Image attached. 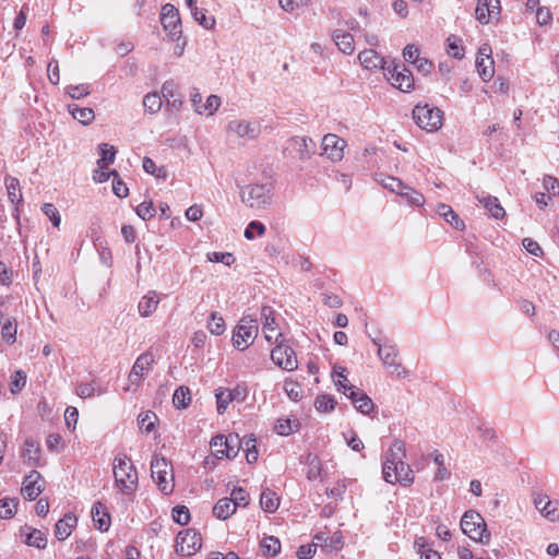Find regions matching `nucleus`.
<instances>
[{"label": "nucleus", "instance_id": "1", "mask_svg": "<svg viewBox=\"0 0 559 559\" xmlns=\"http://www.w3.org/2000/svg\"><path fill=\"white\" fill-rule=\"evenodd\" d=\"M114 476L117 487L124 495H132L138 488V472L126 454L114 461Z\"/></svg>", "mask_w": 559, "mask_h": 559}, {"label": "nucleus", "instance_id": "2", "mask_svg": "<svg viewBox=\"0 0 559 559\" xmlns=\"http://www.w3.org/2000/svg\"><path fill=\"white\" fill-rule=\"evenodd\" d=\"M461 528L465 535L477 543L487 545L490 542L486 522L477 511L468 510L463 514Z\"/></svg>", "mask_w": 559, "mask_h": 559}, {"label": "nucleus", "instance_id": "3", "mask_svg": "<svg viewBox=\"0 0 559 559\" xmlns=\"http://www.w3.org/2000/svg\"><path fill=\"white\" fill-rule=\"evenodd\" d=\"M241 201L251 209H265L272 202L269 185H247L240 190Z\"/></svg>", "mask_w": 559, "mask_h": 559}, {"label": "nucleus", "instance_id": "4", "mask_svg": "<svg viewBox=\"0 0 559 559\" xmlns=\"http://www.w3.org/2000/svg\"><path fill=\"white\" fill-rule=\"evenodd\" d=\"M152 478L165 495L174 490V474L171 464L163 456H154L151 462Z\"/></svg>", "mask_w": 559, "mask_h": 559}, {"label": "nucleus", "instance_id": "5", "mask_svg": "<svg viewBox=\"0 0 559 559\" xmlns=\"http://www.w3.org/2000/svg\"><path fill=\"white\" fill-rule=\"evenodd\" d=\"M413 118L419 128L428 132H435L442 126L443 114L437 107L416 105L413 109Z\"/></svg>", "mask_w": 559, "mask_h": 559}, {"label": "nucleus", "instance_id": "6", "mask_svg": "<svg viewBox=\"0 0 559 559\" xmlns=\"http://www.w3.org/2000/svg\"><path fill=\"white\" fill-rule=\"evenodd\" d=\"M258 335L257 319L250 316H243L235 328L233 333V344L236 348L246 349Z\"/></svg>", "mask_w": 559, "mask_h": 559}, {"label": "nucleus", "instance_id": "7", "mask_svg": "<svg viewBox=\"0 0 559 559\" xmlns=\"http://www.w3.org/2000/svg\"><path fill=\"white\" fill-rule=\"evenodd\" d=\"M261 123L257 120L235 119L227 123L226 131L243 141H253L261 134Z\"/></svg>", "mask_w": 559, "mask_h": 559}, {"label": "nucleus", "instance_id": "8", "mask_svg": "<svg viewBox=\"0 0 559 559\" xmlns=\"http://www.w3.org/2000/svg\"><path fill=\"white\" fill-rule=\"evenodd\" d=\"M160 23L171 40H179L182 34L179 11L170 3L162 8Z\"/></svg>", "mask_w": 559, "mask_h": 559}, {"label": "nucleus", "instance_id": "9", "mask_svg": "<svg viewBox=\"0 0 559 559\" xmlns=\"http://www.w3.org/2000/svg\"><path fill=\"white\" fill-rule=\"evenodd\" d=\"M337 390L342 391L352 401L354 407L361 414L368 415L373 408L372 400L360 389L354 385L343 384L341 381L336 383Z\"/></svg>", "mask_w": 559, "mask_h": 559}, {"label": "nucleus", "instance_id": "10", "mask_svg": "<svg viewBox=\"0 0 559 559\" xmlns=\"http://www.w3.org/2000/svg\"><path fill=\"white\" fill-rule=\"evenodd\" d=\"M385 71L394 87L402 92H411L414 88L413 73L403 63L391 62L386 66Z\"/></svg>", "mask_w": 559, "mask_h": 559}, {"label": "nucleus", "instance_id": "11", "mask_svg": "<svg viewBox=\"0 0 559 559\" xmlns=\"http://www.w3.org/2000/svg\"><path fill=\"white\" fill-rule=\"evenodd\" d=\"M277 345L271 352V359L280 368L293 371L297 369L298 361L294 349L284 344V340L275 342Z\"/></svg>", "mask_w": 559, "mask_h": 559}, {"label": "nucleus", "instance_id": "12", "mask_svg": "<svg viewBox=\"0 0 559 559\" xmlns=\"http://www.w3.org/2000/svg\"><path fill=\"white\" fill-rule=\"evenodd\" d=\"M201 535L193 528H188L177 535L176 551L181 556H192L201 549Z\"/></svg>", "mask_w": 559, "mask_h": 559}, {"label": "nucleus", "instance_id": "13", "mask_svg": "<svg viewBox=\"0 0 559 559\" xmlns=\"http://www.w3.org/2000/svg\"><path fill=\"white\" fill-rule=\"evenodd\" d=\"M322 155L332 162H340L344 157L345 140L336 134L328 133L322 139Z\"/></svg>", "mask_w": 559, "mask_h": 559}, {"label": "nucleus", "instance_id": "14", "mask_svg": "<svg viewBox=\"0 0 559 559\" xmlns=\"http://www.w3.org/2000/svg\"><path fill=\"white\" fill-rule=\"evenodd\" d=\"M406 456L405 444L401 440H394L384 455L382 475L390 477V471L396 469V464Z\"/></svg>", "mask_w": 559, "mask_h": 559}, {"label": "nucleus", "instance_id": "15", "mask_svg": "<svg viewBox=\"0 0 559 559\" xmlns=\"http://www.w3.org/2000/svg\"><path fill=\"white\" fill-rule=\"evenodd\" d=\"M261 317L263 319L262 332L264 334L265 340L269 343H274L282 340L283 334L281 332H277L275 311L271 307L264 306L261 309Z\"/></svg>", "mask_w": 559, "mask_h": 559}, {"label": "nucleus", "instance_id": "16", "mask_svg": "<svg viewBox=\"0 0 559 559\" xmlns=\"http://www.w3.org/2000/svg\"><path fill=\"white\" fill-rule=\"evenodd\" d=\"M45 483L37 471H32L25 476L22 486V493L28 500L36 499L44 490Z\"/></svg>", "mask_w": 559, "mask_h": 559}, {"label": "nucleus", "instance_id": "17", "mask_svg": "<svg viewBox=\"0 0 559 559\" xmlns=\"http://www.w3.org/2000/svg\"><path fill=\"white\" fill-rule=\"evenodd\" d=\"M500 14L499 0H478L475 16L481 24H488L491 19Z\"/></svg>", "mask_w": 559, "mask_h": 559}, {"label": "nucleus", "instance_id": "18", "mask_svg": "<svg viewBox=\"0 0 559 559\" xmlns=\"http://www.w3.org/2000/svg\"><path fill=\"white\" fill-rule=\"evenodd\" d=\"M395 466L396 469L390 471V477L383 476V479L389 484L399 483L402 486H411L414 483V472L412 467L403 460Z\"/></svg>", "mask_w": 559, "mask_h": 559}, {"label": "nucleus", "instance_id": "19", "mask_svg": "<svg viewBox=\"0 0 559 559\" xmlns=\"http://www.w3.org/2000/svg\"><path fill=\"white\" fill-rule=\"evenodd\" d=\"M154 362V356L150 352L141 354L129 374V379L132 383L139 382L143 376L148 371L150 366Z\"/></svg>", "mask_w": 559, "mask_h": 559}, {"label": "nucleus", "instance_id": "20", "mask_svg": "<svg viewBox=\"0 0 559 559\" xmlns=\"http://www.w3.org/2000/svg\"><path fill=\"white\" fill-rule=\"evenodd\" d=\"M162 95L166 100V106L171 107V109L178 111L182 106V97L178 93L177 84L169 80L166 81L162 86Z\"/></svg>", "mask_w": 559, "mask_h": 559}, {"label": "nucleus", "instance_id": "21", "mask_svg": "<svg viewBox=\"0 0 559 559\" xmlns=\"http://www.w3.org/2000/svg\"><path fill=\"white\" fill-rule=\"evenodd\" d=\"M78 519L72 513H67L56 523L55 535L59 540H66L76 526Z\"/></svg>", "mask_w": 559, "mask_h": 559}, {"label": "nucleus", "instance_id": "22", "mask_svg": "<svg viewBox=\"0 0 559 559\" xmlns=\"http://www.w3.org/2000/svg\"><path fill=\"white\" fill-rule=\"evenodd\" d=\"M332 39L335 45L346 55H352L355 50V40L354 36L350 33L344 32L342 29H335L332 33Z\"/></svg>", "mask_w": 559, "mask_h": 559}, {"label": "nucleus", "instance_id": "23", "mask_svg": "<svg viewBox=\"0 0 559 559\" xmlns=\"http://www.w3.org/2000/svg\"><path fill=\"white\" fill-rule=\"evenodd\" d=\"M91 513L95 526L99 531L106 532L110 525V516L109 513L107 512L106 507L102 502H96L93 504Z\"/></svg>", "mask_w": 559, "mask_h": 559}, {"label": "nucleus", "instance_id": "24", "mask_svg": "<svg viewBox=\"0 0 559 559\" xmlns=\"http://www.w3.org/2000/svg\"><path fill=\"white\" fill-rule=\"evenodd\" d=\"M358 59L361 66L369 70L378 68H382L385 70L386 68L383 58L373 49H366L364 51H360L358 55Z\"/></svg>", "mask_w": 559, "mask_h": 559}, {"label": "nucleus", "instance_id": "25", "mask_svg": "<svg viewBox=\"0 0 559 559\" xmlns=\"http://www.w3.org/2000/svg\"><path fill=\"white\" fill-rule=\"evenodd\" d=\"M313 540H316V545L330 548L332 550L341 549L344 545L341 532H335L332 536H328L325 533L321 532L314 535Z\"/></svg>", "mask_w": 559, "mask_h": 559}, {"label": "nucleus", "instance_id": "26", "mask_svg": "<svg viewBox=\"0 0 559 559\" xmlns=\"http://www.w3.org/2000/svg\"><path fill=\"white\" fill-rule=\"evenodd\" d=\"M476 199L493 218L500 219L506 215L504 209L501 206L498 198L492 195H476Z\"/></svg>", "mask_w": 559, "mask_h": 559}, {"label": "nucleus", "instance_id": "27", "mask_svg": "<svg viewBox=\"0 0 559 559\" xmlns=\"http://www.w3.org/2000/svg\"><path fill=\"white\" fill-rule=\"evenodd\" d=\"M289 144L298 151L300 159L309 158L314 153V143L310 138L295 136L289 140Z\"/></svg>", "mask_w": 559, "mask_h": 559}, {"label": "nucleus", "instance_id": "28", "mask_svg": "<svg viewBox=\"0 0 559 559\" xmlns=\"http://www.w3.org/2000/svg\"><path fill=\"white\" fill-rule=\"evenodd\" d=\"M436 212L442 216L452 227L457 230L464 229V222L457 216V214L452 210V207L444 203H439L437 205Z\"/></svg>", "mask_w": 559, "mask_h": 559}, {"label": "nucleus", "instance_id": "29", "mask_svg": "<svg viewBox=\"0 0 559 559\" xmlns=\"http://www.w3.org/2000/svg\"><path fill=\"white\" fill-rule=\"evenodd\" d=\"M378 356L385 366L393 367L395 371L401 367L397 361V349L392 345L379 347Z\"/></svg>", "mask_w": 559, "mask_h": 559}, {"label": "nucleus", "instance_id": "30", "mask_svg": "<svg viewBox=\"0 0 559 559\" xmlns=\"http://www.w3.org/2000/svg\"><path fill=\"white\" fill-rule=\"evenodd\" d=\"M236 512L233 499L222 498L213 507V514L219 520H226Z\"/></svg>", "mask_w": 559, "mask_h": 559}, {"label": "nucleus", "instance_id": "31", "mask_svg": "<svg viewBox=\"0 0 559 559\" xmlns=\"http://www.w3.org/2000/svg\"><path fill=\"white\" fill-rule=\"evenodd\" d=\"M158 299L155 292H150L142 297L138 305L139 312L142 317H150L158 306Z\"/></svg>", "mask_w": 559, "mask_h": 559}, {"label": "nucleus", "instance_id": "32", "mask_svg": "<svg viewBox=\"0 0 559 559\" xmlns=\"http://www.w3.org/2000/svg\"><path fill=\"white\" fill-rule=\"evenodd\" d=\"M68 110L75 120L83 124L91 123L95 118V114L92 108H81L76 104L68 105Z\"/></svg>", "mask_w": 559, "mask_h": 559}, {"label": "nucleus", "instance_id": "33", "mask_svg": "<svg viewBox=\"0 0 559 559\" xmlns=\"http://www.w3.org/2000/svg\"><path fill=\"white\" fill-rule=\"evenodd\" d=\"M39 452L40 448L37 442L33 439L25 440L22 456L29 465L37 464L39 460Z\"/></svg>", "mask_w": 559, "mask_h": 559}, {"label": "nucleus", "instance_id": "34", "mask_svg": "<svg viewBox=\"0 0 559 559\" xmlns=\"http://www.w3.org/2000/svg\"><path fill=\"white\" fill-rule=\"evenodd\" d=\"M476 68L484 82H489L493 78L495 67L492 58L485 59L483 57H477Z\"/></svg>", "mask_w": 559, "mask_h": 559}, {"label": "nucleus", "instance_id": "35", "mask_svg": "<svg viewBox=\"0 0 559 559\" xmlns=\"http://www.w3.org/2000/svg\"><path fill=\"white\" fill-rule=\"evenodd\" d=\"M260 504L265 512L273 513L280 506V499L275 492L266 488L261 493Z\"/></svg>", "mask_w": 559, "mask_h": 559}, {"label": "nucleus", "instance_id": "36", "mask_svg": "<svg viewBox=\"0 0 559 559\" xmlns=\"http://www.w3.org/2000/svg\"><path fill=\"white\" fill-rule=\"evenodd\" d=\"M415 548L420 556V559H441L439 552L431 548V545L424 537L415 539Z\"/></svg>", "mask_w": 559, "mask_h": 559}, {"label": "nucleus", "instance_id": "37", "mask_svg": "<svg viewBox=\"0 0 559 559\" xmlns=\"http://www.w3.org/2000/svg\"><path fill=\"white\" fill-rule=\"evenodd\" d=\"M4 183L7 187L8 197L10 201L16 204L20 203L22 201V192L19 179L12 176H7L4 178Z\"/></svg>", "mask_w": 559, "mask_h": 559}, {"label": "nucleus", "instance_id": "38", "mask_svg": "<svg viewBox=\"0 0 559 559\" xmlns=\"http://www.w3.org/2000/svg\"><path fill=\"white\" fill-rule=\"evenodd\" d=\"M100 158L97 160L99 168L105 169L109 164L114 163L116 156V150L112 145L102 143L99 145Z\"/></svg>", "mask_w": 559, "mask_h": 559}, {"label": "nucleus", "instance_id": "39", "mask_svg": "<svg viewBox=\"0 0 559 559\" xmlns=\"http://www.w3.org/2000/svg\"><path fill=\"white\" fill-rule=\"evenodd\" d=\"M240 448L246 451V459L249 464L255 463L258 460V451L255 449V439L252 436H246L240 440Z\"/></svg>", "mask_w": 559, "mask_h": 559}, {"label": "nucleus", "instance_id": "40", "mask_svg": "<svg viewBox=\"0 0 559 559\" xmlns=\"http://www.w3.org/2000/svg\"><path fill=\"white\" fill-rule=\"evenodd\" d=\"M540 514L549 522H559V502L546 500L543 508H539Z\"/></svg>", "mask_w": 559, "mask_h": 559}, {"label": "nucleus", "instance_id": "41", "mask_svg": "<svg viewBox=\"0 0 559 559\" xmlns=\"http://www.w3.org/2000/svg\"><path fill=\"white\" fill-rule=\"evenodd\" d=\"M377 181L385 189L400 194L403 189H406V185L402 180L395 177H384L380 175Z\"/></svg>", "mask_w": 559, "mask_h": 559}, {"label": "nucleus", "instance_id": "42", "mask_svg": "<svg viewBox=\"0 0 559 559\" xmlns=\"http://www.w3.org/2000/svg\"><path fill=\"white\" fill-rule=\"evenodd\" d=\"M191 401V393L188 386H179L173 396V403L177 408H186Z\"/></svg>", "mask_w": 559, "mask_h": 559}, {"label": "nucleus", "instance_id": "43", "mask_svg": "<svg viewBox=\"0 0 559 559\" xmlns=\"http://www.w3.org/2000/svg\"><path fill=\"white\" fill-rule=\"evenodd\" d=\"M163 105L162 96L158 93H148L143 98V106L150 114H156Z\"/></svg>", "mask_w": 559, "mask_h": 559}, {"label": "nucleus", "instance_id": "44", "mask_svg": "<svg viewBox=\"0 0 559 559\" xmlns=\"http://www.w3.org/2000/svg\"><path fill=\"white\" fill-rule=\"evenodd\" d=\"M156 420L157 416L151 411L141 413L138 417L140 429H142L145 433H151L155 429Z\"/></svg>", "mask_w": 559, "mask_h": 559}, {"label": "nucleus", "instance_id": "45", "mask_svg": "<svg viewBox=\"0 0 559 559\" xmlns=\"http://www.w3.org/2000/svg\"><path fill=\"white\" fill-rule=\"evenodd\" d=\"M336 406V401L333 396L322 394L318 395L314 401V407L320 413L332 412Z\"/></svg>", "mask_w": 559, "mask_h": 559}, {"label": "nucleus", "instance_id": "46", "mask_svg": "<svg viewBox=\"0 0 559 559\" xmlns=\"http://www.w3.org/2000/svg\"><path fill=\"white\" fill-rule=\"evenodd\" d=\"M225 438L228 445H225L223 455L227 459H234L240 450V439L238 435H229L225 436Z\"/></svg>", "mask_w": 559, "mask_h": 559}, {"label": "nucleus", "instance_id": "47", "mask_svg": "<svg viewBox=\"0 0 559 559\" xmlns=\"http://www.w3.org/2000/svg\"><path fill=\"white\" fill-rule=\"evenodd\" d=\"M193 19L205 29H212L215 25V19L213 15H207L206 10L194 8L191 13Z\"/></svg>", "mask_w": 559, "mask_h": 559}, {"label": "nucleus", "instance_id": "48", "mask_svg": "<svg viewBox=\"0 0 559 559\" xmlns=\"http://www.w3.org/2000/svg\"><path fill=\"white\" fill-rule=\"evenodd\" d=\"M25 543L28 546L36 547L38 549H43L47 545V537L46 535L39 531V530H33L28 534H26Z\"/></svg>", "mask_w": 559, "mask_h": 559}, {"label": "nucleus", "instance_id": "49", "mask_svg": "<svg viewBox=\"0 0 559 559\" xmlns=\"http://www.w3.org/2000/svg\"><path fill=\"white\" fill-rule=\"evenodd\" d=\"M215 397L218 414H224L231 401L228 389L218 388L215 390Z\"/></svg>", "mask_w": 559, "mask_h": 559}, {"label": "nucleus", "instance_id": "50", "mask_svg": "<svg viewBox=\"0 0 559 559\" xmlns=\"http://www.w3.org/2000/svg\"><path fill=\"white\" fill-rule=\"evenodd\" d=\"M261 547L263 552L269 556H276L281 551V543L274 536L264 537Z\"/></svg>", "mask_w": 559, "mask_h": 559}, {"label": "nucleus", "instance_id": "51", "mask_svg": "<svg viewBox=\"0 0 559 559\" xmlns=\"http://www.w3.org/2000/svg\"><path fill=\"white\" fill-rule=\"evenodd\" d=\"M400 195L405 198L407 202L413 206H421L425 203V198L421 193L406 186V189H403L400 192Z\"/></svg>", "mask_w": 559, "mask_h": 559}, {"label": "nucleus", "instance_id": "52", "mask_svg": "<svg viewBox=\"0 0 559 559\" xmlns=\"http://www.w3.org/2000/svg\"><path fill=\"white\" fill-rule=\"evenodd\" d=\"M265 233V226L259 221H252L245 229L243 236L248 240H253L257 236L261 237Z\"/></svg>", "mask_w": 559, "mask_h": 559}, {"label": "nucleus", "instance_id": "53", "mask_svg": "<svg viewBox=\"0 0 559 559\" xmlns=\"http://www.w3.org/2000/svg\"><path fill=\"white\" fill-rule=\"evenodd\" d=\"M298 426L299 424L297 421L293 424L288 418H280L274 429L276 433L281 436H289L298 428Z\"/></svg>", "mask_w": 559, "mask_h": 559}, {"label": "nucleus", "instance_id": "54", "mask_svg": "<svg viewBox=\"0 0 559 559\" xmlns=\"http://www.w3.org/2000/svg\"><path fill=\"white\" fill-rule=\"evenodd\" d=\"M307 462L309 466L307 472V478L309 480H316L321 475V463L316 455L311 454L308 455Z\"/></svg>", "mask_w": 559, "mask_h": 559}, {"label": "nucleus", "instance_id": "55", "mask_svg": "<svg viewBox=\"0 0 559 559\" xmlns=\"http://www.w3.org/2000/svg\"><path fill=\"white\" fill-rule=\"evenodd\" d=\"M26 384V373L22 370L15 371L11 377L10 391L12 394L19 393Z\"/></svg>", "mask_w": 559, "mask_h": 559}, {"label": "nucleus", "instance_id": "56", "mask_svg": "<svg viewBox=\"0 0 559 559\" xmlns=\"http://www.w3.org/2000/svg\"><path fill=\"white\" fill-rule=\"evenodd\" d=\"M17 501L14 499H2L0 500V518L10 519L16 511Z\"/></svg>", "mask_w": 559, "mask_h": 559}, {"label": "nucleus", "instance_id": "57", "mask_svg": "<svg viewBox=\"0 0 559 559\" xmlns=\"http://www.w3.org/2000/svg\"><path fill=\"white\" fill-rule=\"evenodd\" d=\"M2 338L9 343L13 344L16 340V325L13 323L11 319H8L2 328H1Z\"/></svg>", "mask_w": 559, "mask_h": 559}, {"label": "nucleus", "instance_id": "58", "mask_svg": "<svg viewBox=\"0 0 559 559\" xmlns=\"http://www.w3.org/2000/svg\"><path fill=\"white\" fill-rule=\"evenodd\" d=\"M173 519L180 525H187L190 521V512L186 506H176L173 509Z\"/></svg>", "mask_w": 559, "mask_h": 559}, {"label": "nucleus", "instance_id": "59", "mask_svg": "<svg viewBox=\"0 0 559 559\" xmlns=\"http://www.w3.org/2000/svg\"><path fill=\"white\" fill-rule=\"evenodd\" d=\"M210 332L214 335H222L225 331V322L222 317H217L215 312L211 313V321L207 323Z\"/></svg>", "mask_w": 559, "mask_h": 559}, {"label": "nucleus", "instance_id": "60", "mask_svg": "<svg viewBox=\"0 0 559 559\" xmlns=\"http://www.w3.org/2000/svg\"><path fill=\"white\" fill-rule=\"evenodd\" d=\"M41 211L50 219V222L52 223V225L55 227L60 226L61 217H60L59 211L57 210V207L53 204L45 203L41 206Z\"/></svg>", "mask_w": 559, "mask_h": 559}, {"label": "nucleus", "instance_id": "61", "mask_svg": "<svg viewBox=\"0 0 559 559\" xmlns=\"http://www.w3.org/2000/svg\"><path fill=\"white\" fill-rule=\"evenodd\" d=\"M226 441L227 440L224 435H218L211 440V449L217 459L224 457V448L225 445H228Z\"/></svg>", "mask_w": 559, "mask_h": 559}, {"label": "nucleus", "instance_id": "62", "mask_svg": "<svg viewBox=\"0 0 559 559\" xmlns=\"http://www.w3.org/2000/svg\"><path fill=\"white\" fill-rule=\"evenodd\" d=\"M207 259L211 262L223 263L228 266L235 262L234 255L229 252H210Z\"/></svg>", "mask_w": 559, "mask_h": 559}, {"label": "nucleus", "instance_id": "63", "mask_svg": "<svg viewBox=\"0 0 559 559\" xmlns=\"http://www.w3.org/2000/svg\"><path fill=\"white\" fill-rule=\"evenodd\" d=\"M136 214L143 221H150L155 216V209L152 202H142L136 206Z\"/></svg>", "mask_w": 559, "mask_h": 559}, {"label": "nucleus", "instance_id": "64", "mask_svg": "<svg viewBox=\"0 0 559 559\" xmlns=\"http://www.w3.org/2000/svg\"><path fill=\"white\" fill-rule=\"evenodd\" d=\"M142 167L144 171L151 175H155L157 178H164L166 176V171L164 168H157L154 160L150 157L143 158Z\"/></svg>", "mask_w": 559, "mask_h": 559}]
</instances>
